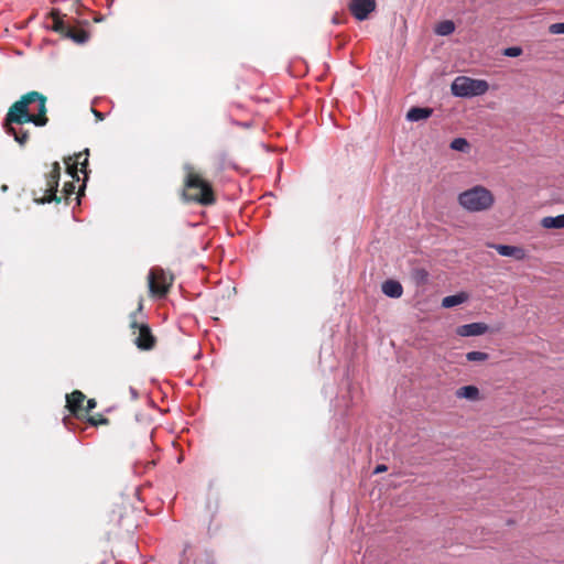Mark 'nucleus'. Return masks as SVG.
<instances>
[{"label":"nucleus","instance_id":"obj_20","mask_svg":"<svg viewBox=\"0 0 564 564\" xmlns=\"http://www.w3.org/2000/svg\"><path fill=\"white\" fill-rule=\"evenodd\" d=\"M451 149L459 152H467L470 148L469 142L465 138H455L451 142Z\"/></svg>","mask_w":564,"mask_h":564},{"label":"nucleus","instance_id":"obj_15","mask_svg":"<svg viewBox=\"0 0 564 564\" xmlns=\"http://www.w3.org/2000/svg\"><path fill=\"white\" fill-rule=\"evenodd\" d=\"M456 397L475 401L479 398V389L475 386H464L456 391Z\"/></svg>","mask_w":564,"mask_h":564},{"label":"nucleus","instance_id":"obj_26","mask_svg":"<svg viewBox=\"0 0 564 564\" xmlns=\"http://www.w3.org/2000/svg\"><path fill=\"white\" fill-rule=\"evenodd\" d=\"M88 422L94 425V426H97L98 424H106L108 422V419L106 417H101L100 420H96L94 417H89L88 419Z\"/></svg>","mask_w":564,"mask_h":564},{"label":"nucleus","instance_id":"obj_1","mask_svg":"<svg viewBox=\"0 0 564 564\" xmlns=\"http://www.w3.org/2000/svg\"><path fill=\"white\" fill-rule=\"evenodd\" d=\"M46 97L37 91H30L15 101L4 117L3 127L6 132L14 137V140L24 145L29 139L28 131L18 130L14 126L33 123L36 127H44L48 119L46 117Z\"/></svg>","mask_w":564,"mask_h":564},{"label":"nucleus","instance_id":"obj_6","mask_svg":"<svg viewBox=\"0 0 564 564\" xmlns=\"http://www.w3.org/2000/svg\"><path fill=\"white\" fill-rule=\"evenodd\" d=\"M61 175V166L58 162H54L52 164V170L46 175V187L41 188L40 191L43 193L42 197L34 196V200L37 204H45L52 202H59V198L56 195L58 181ZM36 195V193H34Z\"/></svg>","mask_w":564,"mask_h":564},{"label":"nucleus","instance_id":"obj_17","mask_svg":"<svg viewBox=\"0 0 564 564\" xmlns=\"http://www.w3.org/2000/svg\"><path fill=\"white\" fill-rule=\"evenodd\" d=\"M455 31V23L451 20L442 21L437 24L435 32L438 35L447 36Z\"/></svg>","mask_w":564,"mask_h":564},{"label":"nucleus","instance_id":"obj_23","mask_svg":"<svg viewBox=\"0 0 564 564\" xmlns=\"http://www.w3.org/2000/svg\"><path fill=\"white\" fill-rule=\"evenodd\" d=\"M522 53V48L519 47V46H510V47H507L503 52V54L506 56H509V57H517L519 55H521Z\"/></svg>","mask_w":564,"mask_h":564},{"label":"nucleus","instance_id":"obj_29","mask_svg":"<svg viewBox=\"0 0 564 564\" xmlns=\"http://www.w3.org/2000/svg\"><path fill=\"white\" fill-rule=\"evenodd\" d=\"M94 115L98 120H104V115L95 109H93Z\"/></svg>","mask_w":564,"mask_h":564},{"label":"nucleus","instance_id":"obj_2","mask_svg":"<svg viewBox=\"0 0 564 564\" xmlns=\"http://www.w3.org/2000/svg\"><path fill=\"white\" fill-rule=\"evenodd\" d=\"M184 167L187 171L185 178L186 191L183 193L184 199L187 202H197L202 205L213 204L215 197L212 185L199 175L195 174L189 164H186Z\"/></svg>","mask_w":564,"mask_h":564},{"label":"nucleus","instance_id":"obj_7","mask_svg":"<svg viewBox=\"0 0 564 564\" xmlns=\"http://www.w3.org/2000/svg\"><path fill=\"white\" fill-rule=\"evenodd\" d=\"M135 315L137 313L131 314L130 323V327L133 329V333L137 334L133 341L137 345V347L142 350L152 349L155 340L151 333V329L147 324H139L135 319Z\"/></svg>","mask_w":564,"mask_h":564},{"label":"nucleus","instance_id":"obj_27","mask_svg":"<svg viewBox=\"0 0 564 564\" xmlns=\"http://www.w3.org/2000/svg\"><path fill=\"white\" fill-rule=\"evenodd\" d=\"M64 189L67 195L73 194L75 191V185L73 183H66Z\"/></svg>","mask_w":564,"mask_h":564},{"label":"nucleus","instance_id":"obj_24","mask_svg":"<svg viewBox=\"0 0 564 564\" xmlns=\"http://www.w3.org/2000/svg\"><path fill=\"white\" fill-rule=\"evenodd\" d=\"M549 31L551 34H564V22L551 24Z\"/></svg>","mask_w":564,"mask_h":564},{"label":"nucleus","instance_id":"obj_8","mask_svg":"<svg viewBox=\"0 0 564 564\" xmlns=\"http://www.w3.org/2000/svg\"><path fill=\"white\" fill-rule=\"evenodd\" d=\"M351 14L359 21H364L376 9V0H350Z\"/></svg>","mask_w":564,"mask_h":564},{"label":"nucleus","instance_id":"obj_19","mask_svg":"<svg viewBox=\"0 0 564 564\" xmlns=\"http://www.w3.org/2000/svg\"><path fill=\"white\" fill-rule=\"evenodd\" d=\"M67 37L72 39L74 42L84 44L88 41V33L86 31H73L72 29L67 32Z\"/></svg>","mask_w":564,"mask_h":564},{"label":"nucleus","instance_id":"obj_18","mask_svg":"<svg viewBox=\"0 0 564 564\" xmlns=\"http://www.w3.org/2000/svg\"><path fill=\"white\" fill-rule=\"evenodd\" d=\"M53 18H54L53 30L67 36V32H68V30H70V28L68 25H66V23L58 17V13L53 12Z\"/></svg>","mask_w":564,"mask_h":564},{"label":"nucleus","instance_id":"obj_14","mask_svg":"<svg viewBox=\"0 0 564 564\" xmlns=\"http://www.w3.org/2000/svg\"><path fill=\"white\" fill-rule=\"evenodd\" d=\"M541 225L546 229H562L564 228V214L557 215L555 217H544L541 220Z\"/></svg>","mask_w":564,"mask_h":564},{"label":"nucleus","instance_id":"obj_25","mask_svg":"<svg viewBox=\"0 0 564 564\" xmlns=\"http://www.w3.org/2000/svg\"><path fill=\"white\" fill-rule=\"evenodd\" d=\"M95 408H96V401H95V399H89V400L87 401V406H86V408H84L83 413H88V412H90V411H91L93 409H95Z\"/></svg>","mask_w":564,"mask_h":564},{"label":"nucleus","instance_id":"obj_30","mask_svg":"<svg viewBox=\"0 0 564 564\" xmlns=\"http://www.w3.org/2000/svg\"><path fill=\"white\" fill-rule=\"evenodd\" d=\"M130 393L132 395V399H137L138 398V392H137V390L134 388H132V387L130 388Z\"/></svg>","mask_w":564,"mask_h":564},{"label":"nucleus","instance_id":"obj_11","mask_svg":"<svg viewBox=\"0 0 564 564\" xmlns=\"http://www.w3.org/2000/svg\"><path fill=\"white\" fill-rule=\"evenodd\" d=\"M491 247L502 257H511L516 260H523L527 257L525 250L521 247L509 245H492Z\"/></svg>","mask_w":564,"mask_h":564},{"label":"nucleus","instance_id":"obj_12","mask_svg":"<svg viewBox=\"0 0 564 564\" xmlns=\"http://www.w3.org/2000/svg\"><path fill=\"white\" fill-rule=\"evenodd\" d=\"M382 293L391 299H399L402 296V284L397 280H387L381 285Z\"/></svg>","mask_w":564,"mask_h":564},{"label":"nucleus","instance_id":"obj_13","mask_svg":"<svg viewBox=\"0 0 564 564\" xmlns=\"http://www.w3.org/2000/svg\"><path fill=\"white\" fill-rule=\"evenodd\" d=\"M433 113V109L429 107H412L406 112V120L411 122H417L430 118Z\"/></svg>","mask_w":564,"mask_h":564},{"label":"nucleus","instance_id":"obj_3","mask_svg":"<svg viewBox=\"0 0 564 564\" xmlns=\"http://www.w3.org/2000/svg\"><path fill=\"white\" fill-rule=\"evenodd\" d=\"M494 202L491 192L481 185H476L458 195L459 205L468 212L489 209Z\"/></svg>","mask_w":564,"mask_h":564},{"label":"nucleus","instance_id":"obj_9","mask_svg":"<svg viewBox=\"0 0 564 564\" xmlns=\"http://www.w3.org/2000/svg\"><path fill=\"white\" fill-rule=\"evenodd\" d=\"M85 399H86V397L83 392L75 390L70 394H66V408L74 415L79 416L84 411L83 403H84Z\"/></svg>","mask_w":564,"mask_h":564},{"label":"nucleus","instance_id":"obj_4","mask_svg":"<svg viewBox=\"0 0 564 564\" xmlns=\"http://www.w3.org/2000/svg\"><path fill=\"white\" fill-rule=\"evenodd\" d=\"M489 88L486 80L473 79L465 76L457 77L452 84V94L456 97H475L484 95Z\"/></svg>","mask_w":564,"mask_h":564},{"label":"nucleus","instance_id":"obj_31","mask_svg":"<svg viewBox=\"0 0 564 564\" xmlns=\"http://www.w3.org/2000/svg\"><path fill=\"white\" fill-rule=\"evenodd\" d=\"M7 189H8V186L7 185H2L1 191L6 192Z\"/></svg>","mask_w":564,"mask_h":564},{"label":"nucleus","instance_id":"obj_21","mask_svg":"<svg viewBox=\"0 0 564 564\" xmlns=\"http://www.w3.org/2000/svg\"><path fill=\"white\" fill-rule=\"evenodd\" d=\"M88 155H89V150L88 149H85L84 152H80L76 155V165L77 164H80L82 165V172L86 174V166L88 164Z\"/></svg>","mask_w":564,"mask_h":564},{"label":"nucleus","instance_id":"obj_16","mask_svg":"<svg viewBox=\"0 0 564 564\" xmlns=\"http://www.w3.org/2000/svg\"><path fill=\"white\" fill-rule=\"evenodd\" d=\"M467 299L468 295L464 292L454 295H448L443 299L442 306L445 308H451L466 302Z\"/></svg>","mask_w":564,"mask_h":564},{"label":"nucleus","instance_id":"obj_5","mask_svg":"<svg viewBox=\"0 0 564 564\" xmlns=\"http://www.w3.org/2000/svg\"><path fill=\"white\" fill-rule=\"evenodd\" d=\"M149 290L154 296L163 297L169 292L173 276L161 268H152L148 275Z\"/></svg>","mask_w":564,"mask_h":564},{"label":"nucleus","instance_id":"obj_22","mask_svg":"<svg viewBox=\"0 0 564 564\" xmlns=\"http://www.w3.org/2000/svg\"><path fill=\"white\" fill-rule=\"evenodd\" d=\"M468 361H485L488 359V354L482 351H469L466 354Z\"/></svg>","mask_w":564,"mask_h":564},{"label":"nucleus","instance_id":"obj_28","mask_svg":"<svg viewBox=\"0 0 564 564\" xmlns=\"http://www.w3.org/2000/svg\"><path fill=\"white\" fill-rule=\"evenodd\" d=\"M387 469H388V468H387V466H386V465L380 464V465H378V466L375 468L373 474H380V473L386 471Z\"/></svg>","mask_w":564,"mask_h":564},{"label":"nucleus","instance_id":"obj_10","mask_svg":"<svg viewBox=\"0 0 564 564\" xmlns=\"http://www.w3.org/2000/svg\"><path fill=\"white\" fill-rule=\"evenodd\" d=\"M488 330V325L485 323H470L457 327L456 333L462 337L480 336Z\"/></svg>","mask_w":564,"mask_h":564}]
</instances>
